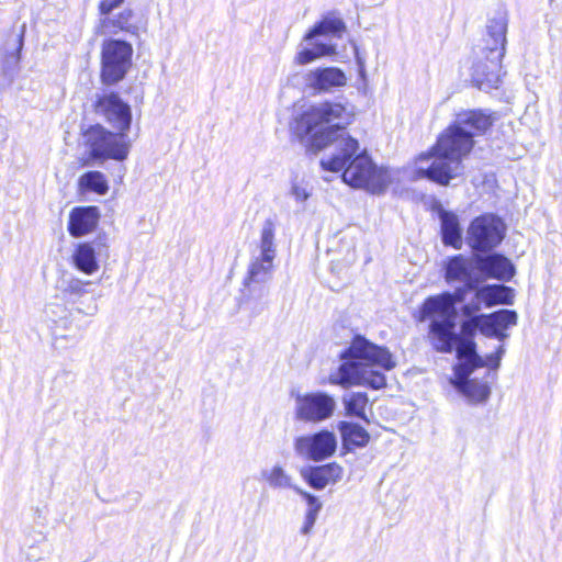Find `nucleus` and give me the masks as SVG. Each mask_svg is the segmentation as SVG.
Returning <instances> with one entry per match:
<instances>
[{"label":"nucleus","mask_w":562,"mask_h":562,"mask_svg":"<svg viewBox=\"0 0 562 562\" xmlns=\"http://www.w3.org/2000/svg\"><path fill=\"white\" fill-rule=\"evenodd\" d=\"M348 119L349 113L341 103L323 102L297 116L291 130L301 140L311 136L310 145L316 151L335 144L334 153L321 159L323 170H344L341 179L348 186L366 189L372 194H383L393 182L392 171L378 167L366 149L360 151L356 138L345 135Z\"/></svg>","instance_id":"f257e3e1"},{"label":"nucleus","mask_w":562,"mask_h":562,"mask_svg":"<svg viewBox=\"0 0 562 562\" xmlns=\"http://www.w3.org/2000/svg\"><path fill=\"white\" fill-rule=\"evenodd\" d=\"M495 120L488 110L473 109L457 113L454 121L439 135L431 151L419 156L416 178L448 186L450 180L462 175V159L474 147V137L484 135Z\"/></svg>","instance_id":"f03ea898"},{"label":"nucleus","mask_w":562,"mask_h":562,"mask_svg":"<svg viewBox=\"0 0 562 562\" xmlns=\"http://www.w3.org/2000/svg\"><path fill=\"white\" fill-rule=\"evenodd\" d=\"M339 357L341 363L331 382L341 386L362 385L380 390L386 385L384 371L396 367L387 347L379 346L362 335H355Z\"/></svg>","instance_id":"7ed1b4c3"},{"label":"nucleus","mask_w":562,"mask_h":562,"mask_svg":"<svg viewBox=\"0 0 562 562\" xmlns=\"http://www.w3.org/2000/svg\"><path fill=\"white\" fill-rule=\"evenodd\" d=\"M458 308H448L423 303L419 308V321H429L428 339L432 349L441 353H451L458 340H475L480 333L479 316L461 315L460 330L457 331Z\"/></svg>","instance_id":"20e7f679"},{"label":"nucleus","mask_w":562,"mask_h":562,"mask_svg":"<svg viewBox=\"0 0 562 562\" xmlns=\"http://www.w3.org/2000/svg\"><path fill=\"white\" fill-rule=\"evenodd\" d=\"M346 30V23L337 12L326 13L305 33L303 41L310 43L312 47L302 48L295 56V63L306 65L321 57L336 55L337 45L319 41L318 37L341 38Z\"/></svg>","instance_id":"39448f33"},{"label":"nucleus","mask_w":562,"mask_h":562,"mask_svg":"<svg viewBox=\"0 0 562 562\" xmlns=\"http://www.w3.org/2000/svg\"><path fill=\"white\" fill-rule=\"evenodd\" d=\"M82 139L91 160L123 161L127 158L131 148L130 140L117 133L110 132L101 124L89 125L82 130Z\"/></svg>","instance_id":"423d86ee"},{"label":"nucleus","mask_w":562,"mask_h":562,"mask_svg":"<svg viewBox=\"0 0 562 562\" xmlns=\"http://www.w3.org/2000/svg\"><path fill=\"white\" fill-rule=\"evenodd\" d=\"M506 224L494 213L474 217L465 232L464 241L472 252L495 250L506 236Z\"/></svg>","instance_id":"0eeeda50"},{"label":"nucleus","mask_w":562,"mask_h":562,"mask_svg":"<svg viewBox=\"0 0 562 562\" xmlns=\"http://www.w3.org/2000/svg\"><path fill=\"white\" fill-rule=\"evenodd\" d=\"M274 236L276 224L273 220L267 218L263 222L260 234V255L250 260L243 282L244 285H268L272 278L273 260L277 254Z\"/></svg>","instance_id":"6e6552de"},{"label":"nucleus","mask_w":562,"mask_h":562,"mask_svg":"<svg viewBox=\"0 0 562 562\" xmlns=\"http://www.w3.org/2000/svg\"><path fill=\"white\" fill-rule=\"evenodd\" d=\"M132 44L117 38L105 40L101 50V79L114 85L124 79L132 65Z\"/></svg>","instance_id":"1a4fd4ad"},{"label":"nucleus","mask_w":562,"mask_h":562,"mask_svg":"<svg viewBox=\"0 0 562 562\" xmlns=\"http://www.w3.org/2000/svg\"><path fill=\"white\" fill-rule=\"evenodd\" d=\"M481 282L462 284L454 291H445L437 295L428 296L423 303L448 308L460 304L461 315L481 316V310L486 308L485 296H482Z\"/></svg>","instance_id":"9d476101"},{"label":"nucleus","mask_w":562,"mask_h":562,"mask_svg":"<svg viewBox=\"0 0 562 562\" xmlns=\"http://www.w3.org/2000/svg\"><path fill=\"white\" fill-rule=\"evenodd\" d=\"M337 447V437L334 431L328 429L300 436L293 443L297 457L313 462H322L333 457Z\"/></svg>","instance_id":"9b49d317"},{"label":"nucleus","mask_w":562,"mask_h":562,"mask_svg":"<svg viewBox=\"0 0 562 562\" xmlns=\"http://www.w3.org/2000/svg\"><path fill=\"white\" fill-rule=\"evenodd\" d=\"M94 108L95 113L103 116L117 134L127 138L132 124V110L128 103L124 102L119 94L111 92L99 97Z\"/></svg>","instance_id":"f8f14e48"},{"label":"nucleus","mask_w":562,"mask_h":562,"mask_svg":"<svg viewBox=\"0 0 562 562\" xmlns=\"http://www.w3.org/2000/svg\"><path fill=\"white\" fill-rule=\"evenodd\" d=\"M295 416L299 420L322 423L330 418L336 409L333 396L325 392L297 394Z\"/></svg>","instance_id":"ddd939ff"},{"label":"nucleus","mask_w":562,"mask_h":562,"mask_svg":"<svg viewBox=\"0 0 562 562\" xmlns=\"http://www.w3.org/2000/svg\"><path fill=\"white\" fill-rule=\"evenodd\" d=\"M474 261L476 263L477 278L481 283L490 279L507 282L516 274V268L512 260L505 255L494 250L475 252Z\"/></svg>","instance_id":"4468645a"},{"label":"nucleus","mask_w":562,"mask_h":562,"mask_svg":"<svg viewBox=\"0 0 562 562\" xmlns=\"http://www.w3.org/2000/svg\"><path fill=\"white\" fill-rule=\"evenodd\" d=\"M502 50L494 49L486 57L477 56L472 67V82L480 90L488 92L501 83Z\"/></svg>","instance_id":"2eb2a0df"},{"label":"nucleus","mask_w":562,"mask_h":562,"mask_svg":"<svg viewBox=\"0 0 562 562\" xmlns=\"http://www.w3.org/2000/svg\"><path fill=\"white\" fill-rule=\"evenodd\" d=\"M474 260L475 252H472L470 257L462 254L448 257L443 263L446 282H462L463 284L480 282Z\"/></svg>","instance_id":"dca6fc26"},{"label":"nucleus","mask_w":562,"mask_h":562,"mask_svg":"<svg viewBox=\"0 0 562 562\" xmlns=\"http://www.w3.org/2000/svg\"><path fill=\"white\" fill-rule=\"evenodd\" d=\"M480 318V334L487 338H496L504 341L508 338L506 329L515 326L518 321V314L514 310H498L493 313H483Z\"/></svg>","instance_id":"f3484780"},{"label":"nucleus","mask_w":562,"mask_h":562,"mask_svg":"<svg viewBox=\"0 0 562 562\" xmlns=\"http://www.w3.org/2000/svg\"><path fill=\"white\" fill-rule=\"evenodd\" d=\"M124 1L125 0L120 2L117 5L113 7L108 12H102L101 4L104 2V0H101L99 4V12L102 19L100 21L101 27L104 30L105 33L116 34L119 31H123L132 35L138 34L139 26L137 23L136 15L132 9H124L116 15H110L112 11L119 8Z\"/></svg>","instance_id":"a211bd4d"},{"label":"nucleus","mask_w":562,"mask_h":562,"mask_svg":"<svg viewBox=\"0 0 562 562\" xmlns=\"http://www.w3.org/2000/svg\"><path fill=\"white\" fill-rule=\"evenodd\" d=\"M305 82L316 92H328L334 88L346 86L347 77L340 68L319 67L306 74Z\"/></svg>","instance_id":"6ab92c4d"},{"label":"nucleus","mask_w":562,"mask_h":562,"mask_svg":"<svg viewBox=\"0 0 562 562\" xmlns=\"http://www.w3.org/2000/svg\"><path fill=\"white\" fill-rule=\"evenodd\" d=\"M304 481L314 490H323L328 484H335L341 480L342 468L336 463L311 465L301 470Z\"/></svg>","instance_id":"aec40b11"},{"label":"nucleus","mask_w":562,"mask_h":562,"mask_svg":"<svg viewBox=\"0 0 562 562\" xmlns=\"http://www.w3.org/2000/svg\"><path fill=\"white\" fill-rule=\"evenodd\" d=\"M106 248L100 238L93 243H80L72 254V263L80 272L91 276L99 269L97 255Z\"/></svg>","instance_id":"412c9836"},{"label":"nucleus","mask_w":562,"mask_h":562,"mask_svg":"<svg viewBox=\"0 0 562 562\" xmlns=\"http://www.w3.org/2000/svg\"><path fill=\"white\" fill-rule=\"evenodd\" d=\"M507 29L508 12L504 8H498L486 23V33L484 38L487 41V44L493 43V46H487L490 52L494 49L502 50V56H505Z\"/></svg>","instance_id":"4be33fe9"},{"label":"nucleus","mask_w":562,"mask_h":562,"mask_svg":"<svg viewBox=\"0 0 562 562\" xmlns=\"http://www.w3.org/2000/svg\"><path fill=\"white\" fill-rule=\"evenodd\" d=\"M100 218L97 206H77L69 215L68 231L74 237H81L92 232Z\"/></svg>","instance_id":"5701e85b"},{"label":"nucleus","mask_w":562,"mask_h":562,"mask_svg":"<svg viewBox=\"0 0 562 562\" xmlns=\"http://www.w3.org/2000/svg\"><path fill=\"white\" fill-rule=\"evenodd\" d=\"M438 217L440 221V236L442 244L460 250L463 245V231L458 215L452 211L440 209L438 211Z\"/></svg>","instance_id":"b1692460"},{"label":"nucleus","mask_w":562,"mask_h":562,"mask_svg":"<svg viewBox=\"0 0 562 562\" xmlns=\"http://www.w3.org/2000/svg\"><path fill=\"white\" fill-rule=\"evenodd\" d=\"M337 430L340 434L345 452L352 451L355 448H363L370 441L369 432L359 424L341 420L337 424Z\"/></svg>","instance_id":"393cba45"},{"label":"nucleus","mask_w":562,"mask_h":562,"mask_svg":"<svg viewBox=\"0 0 562 562\" xmlns=\"http://www.w3.org/2000/svg\"><path fill=\"white\" fill-rule=\"evenodd\" d=\"M244 299L241 305L251 317H257L268 307L269 286L261 284L244 285Z\"/></svg>","instance_id":"a878e982"},{"label":"nucleus","mask_w":562,"mask_h":562,"mask_svg":"<svg viewBox=\"0 0 562 562\" xmlns=\"http://www.w3.org/2000/svg\"><path fill=\"white\" fill-rule=\"evenodd\" d=\"M482 296H485L486 308L496 305H512L514 303L515 290L503 283H481Z\"/></svg>","instance_id":"bb28decb"},{"label":"nucleus","mask_w":562,"mask_h":562,"mask_svg":"<svg viewBox=\"0 0 562 562\" xmlns=\"http://www.w3.org/2000/svg\"><path fill=\"white\" fill-rule=\"evenodd\" d=\"M369 403L368 394L364 392H350L342 396V405L347 417L359 418L369 424L366 407Z\"/></svg>","instance_id":"cd10ccee"},{"label":"nucleus","mask_w":562,"mask_h":562,"mask_svg":"<svg viewBox=\"0 0 562 562\" xmlns=\"http://www.w3.org/2000/svg\"><path fill=\"white\" fill-rule=\"evenodd\" d=\"M456 357L461 362L474 364V367H484L485 360L477 353L475 340H458L456 341Z\"/></svg>","instance_id":"c85d7f7f"},{"label":"nucleus","mask_w":562,"mask_h":562,"mask_svg":"<svg viewBox=\"0 0 562 562\" xmlns=\"http://www.w3.org/2000/svg\"><path fill=\"white\" fill-rule=\"evenodd\" d=\"M81 191L94 192L103 195L109 191L105 176L101 171H87L79 178Z\"/></svg>","instance_id":"c756f323"},{"label":"nucleus","mask_w":562,"mask_h":562,"mask_svg":"<svg viewBox=\"0 0 562 562\" xmlns=\"http://www.w3.org/2000/svg\"><path fill=\"white\" fill-rule=\"evenodd\" d=\"M261 476L272 488H291L294 492L295 488H300L292 483V477L279 464L273 465L270 470H263Z\"/></svg>","instance_id":"7c9ffc66"},{"label":"nucleus","mask_w":562,"mask_h":562,"mask_svg":"<svg viewBox=\"0 0 562 562\" xmlns=\"http://www.w3.org/2000/svg\"><path fill=\"white\" fill-rule=\"evenodd\" d=\"M473 403H484L491 395V387L486 382H481L477 379H472L464 382V386L458 390Z\"/></svg>","instance_id":"2f4dec72"},{"label":"nucleus","mask_w":562,"mask_h":562,"mask_svg":"<svg viewBox=\"0 0 562 562\" xmlns=\"http://www.w3.org/2000/svg\"><path fill=\"white\" fill-rule=\"evenodd\" d=\"M89 284V281L83 282L78 278L71 277L69 279H64L61 281L60 289L64 295H67L69 296V299L75 300L87 293L86 285Z\"/></svg>","instance_id":"473e14b6"},{"label":"nucleus","mask_w":562,"mask_h":562,"mask_svg":"<svg viewBox=\"0 0 562 562\" xmlns=\"http://www.w3.org/2000/svg\"><path fill=\"white\" fill-rule=\"evenodd\" d=\"M479 367H474V364L461 362L459 361L453 367V373L454 379L451 381L454 389L458 391L464 386V382H469L472 379H470V375L472 372L477 369Z\"/></svg>","instance_id":"72a5a7b5"},{"label":"nucleus","mask_w":562,"mask_h":562,"mask_svg":"<svg viewBox=\"0 0 562 562\" xmlns=\"http://www.w3.org/2000/svg\"><path fill=\"white\" fill-rule=\"evenodd\" d=\"M295 493H297L299 495H301L306 504H307V510L306 513H312V514H319L322 507H323V504L322 502L319 501V498L317 496H315L314 494H311L304 490H302L301 487L300 488H295Z\"/></svg>","instance_id":"f704fd0d"},{"label":"nucleus","mask_w":562,"mask_h":562,"mask_svg":"<svg viewBox=\"0 0 562 562\" xmlns=\"http://www.w3.org/2000/svg\"><path fill=\"white\" fill-rule=\"evenodd\" d=\"M290 194L297 201V202H305L311 193L307 191L306 188L297 184V183H293L292 187H291V191H290Z\"/></svg>","instance_id":"c9c22d12"},{"label":"nucleus","mask_w":562,"mask_h":562,"mask_svg":"<svg viewBox=\"0 0 562 562\" xmlns=\"http://www.w3.org/2000/svg\"><path fill=\"white\" fill-rule=\"evenodd\" d=\"M317 517H318V514L305 513L304 524L301 528V532L303 535H308L312 531V529L317 520Z\"/></svg>","instance_id":"e433bc0d"},{"label":"nucleus","mask_w":562,"mask_h":562,"mask_svg":"<svg viewBox=\"0 0 562 562\" xmlns=\"http://www.w3.org/2000/svg\"><path fill=\"white\" fill-rule=\"evenodd\" d=\"M317 517H318V514L305 513L304 524L301 528V532L303 535H308L312 531V529L317 520Z\"/></svg>","instance_id":"4c0bfd02"},{"label":"nucleus","mask_w":562,"mask_h":562,"mask_svg":"<svg viewBox=\"0 0 562 562\" xmlns=\"http://www.w3.org/2000/svg\"><path fill=\"white\" fill-rule=\"evenodd\" d=\"M504 353H505L504 346H499L494 353H492L487 357L490 366L493 369H498V367L501 366V359Z\"/></svg>","instance_id":"58836bf2"},{"label":"nucleus","mask_w":562,"mask_h":562,"mask_svg":"<svg viewBox=\"0 0 562 562\" xmlns=\"http://www.w3.org/2000/svg\"><path fill=\"white\" fill-rule=\"evenodd\" d=\"M352 46H353V49H355V57H356V63H357V66H358V69H359V75L361 77H364L366 76V60H364V57L360 55L359 48H358V46L355 43L352 44Z\"/></svg>","instance_id":"ea45409f"},{"label":"nucleus","mask_w":562,"mask_h":562,"mask_svg":"<svg viewBox=\"0 0 562 562\" xmlns=\"http://www.w3.org/2000/svg\"><path fill=\"white\" fill-rule=\"evenodd\" d=\"M25 29H26L25 24H22L20 26L19 33L16 34V48H15V57H16V59L20 58V54H21V50H22L23 45H24Z\"/></svg>","instance_id":"a19ab883"},{"label":"nucleus","mask_w":562,"mask_h":562,"mask_svg":"<svg viewBox=\"0 0 562 562\" xmlns=\"http://www.w3.org/2000/svg\"><path fill=\"white\" fill-rule=\"evenodd\" d=\"M97 311H98V305L93 299H92L91 304L88 306L87 311H83L82 308H79V307L77 308L78 314H85V315H89V316L94 315L97 313Z\"/></svg>","instance_id":"79ce46f5"},{"label":"nucleus","mask_w":562,"mask_h":562,"mask_svg":"<svg viewBox=\"0 0 562 562\" xmlns=\"http://www.w3.org/2000/svg\"><path fill=\"white\" fill-rule=\"evenodd\" d=\"M123 0H104V2L101 4L102 12H108L113 7L117 5Z\"/></svg>","instance_id":"37998d69"},{"label":"nucleus","mask_w":562,"mask_h":562,"mask_svg":"<svg viewBox=\"0 0 562 562\" xmlns=\"http://www.w3.org/2000/svg\"><path fill=\"white\" fill-rule=\"evenodd\" d=\"M57 327H64L66 329H71V322L68 321L67 317H61L58 321H55Z\"/></svg>","instance_id":"c03bdc74"},{"label":"nucleus","mask_w":562,"mask_h":562,"mask_svg":"<svg viewBox=\"0 0 562 562\" xmlns=\"http://www.w3.org/2000/svg\"><path fill=\"white\" fill-rule=\"evenodd\" d=\"M483 46L481 48V56L486 57V55L490 54V50L487 49V41L483 37ZM488 46H493V43H488Z\"/></svg>","instance_id":"a18cd8bd"},{"label":"nucleus","mask_w":562,"mask_h":562,"mask_svg":"<svg viewBox=\"0 0 562 562\" xmlns=\"http://www.w3.org/2000/svg\"><path fill=\"white\" fill-rule=\"evenodd\" d=\"M50 307L46 310V314L49 315Z\"/></svg>","instance_id":"49530a36"}]
</instances>
